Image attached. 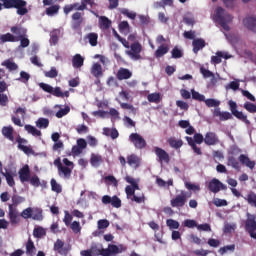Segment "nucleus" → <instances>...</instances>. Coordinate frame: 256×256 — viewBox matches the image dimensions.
Returning a JSON list of instances; mask_svg holds the SVG:
<instances>
[{"label": "nucleus", "mask_w": 256, "mask_h": 256, "mask_svg": "<svg viewBox=\"0 0 256 256\" xmlns=\"http://www.w3.org/2000/svg\"><path fill=\"white\" fill-rule=\"evenodd\" d=\"M18 174H19V179L21 183H27V181L31 179V170L29 169V165L23 166L19 170Z\"/></svg>", "instance_id": "2eb2a0df"}, {"label": "nucleus", "mask_w": 256, "mask_h": 256, "mask_svg": "<svg viewBox=\"0 0 256 256\" xmlns=\"http://www.w3.org/2000/svg\"><path fill=\"white\" fill-rule=\"evenodd\" d=\"M99 27L103 31H107V29L111 28V20L107 18V16H101L99 19Z\"/></svg>", "instance_id": "c85d7f7f"}, {"label": "nucleus", "mask_w": 256, "mask_h": 256, "mask_svg": "<svg viewBox=\"0 0 256 256\" xmlns=\"http://www.w3.org/2000/svg\"><path fill=\"white\" fill-rule=\"evenodd\" d=\"M227 165H228V167H232L233 169H236L237 171H239V169H241V164L237 161V158H235V156L227 157Z\"/></svg>", "instance_id": "7c9ffc66"}, {"label": "nucleus", "mask_w": 256, "mask_h": 256, "mask_svg": "<svg viewBox=\"0 0 256 256\" xmlns=\"http://www.w3.org/2000/svg\"><path fill=\"white\" fill-rule=\"evenodd\" d=\"M85 63V58L81 54H76L72 58V65L74 69H81Z\"/></svg>", "instance_id": "5701e85b"}, {"label": "nucleus", "mask_w": 256, "mask_h": 256, "mask_svg": "<svg viewBox=\"0 0 256 256\" xmlns=\"http://www.w3.org/2000/svg\"><path fill=\"white\" fill-rule=\"evenodd\" d=\"M8 218L10 219L11 225H19L21 223V214L17 208H14L13 205L8 206Z\"/></svg>", "instance_id": "1a4fd4ad"}, {"label": "nucleus", "mask_w": 256, "mask_h": 256, "mask_svg": "<svg viewBox=\"0 0 256 256\" xmlns=\"http://www.w3.org/2000/svg\"><path fill=\"white\" fill-rule=\"evenodd\" d=\"M168 144L172 149H181V147H183V140H177L175 137H170L168 139Z\"/></svg>", "instance_id": "f704fd0d"}, {"label": "nucleus", "mask_w": 256, "mask_h": 256, "mask_svg": "<svg viewBox=\"0 0 256 256\" xmlns=\"http://www.w3.org/2000/svg\"><path fill=\"white\" fill-rule=\"evenodd\" d=\"M70 229L73 231V233H81V223H79V221H73L70 224Z\"/></svg>", "instance_id": "13d9d810"}, {"label": "nucleus", "mask_w": 256, "mask_h": 256, "mask_svg": "<svg viewBox=\"0 0 256 256\" xmlns=\"http://www.w3.org/2000/svg\"><path fill=\"white\" fill-rule=\"evenodd\" d=\"M90 72L96 79H101L103 77V66L96 62L92 65Z\"/></svg>", "instance_id": "6ab92c4d"}, {"label": "nucleus", "mask_w": 256, "mask_h": 256, "mask_svg": "<svg viewBox=\"0 0 256 256\" xmlns=\"http://www.w3.org/2000/svg\"><path fill=\"white\" fill-rule=\"evenodd\" d=\"M166 225L169 227V229H178L179 228V222L177 220L168 219L166 220Z\"/></svg>", "instance_id": "e2e57ef3"}, {"label": "nucleus", "mask_w": 256, "mask_h": 256, "mask_svg": "<svg viewBox=\"0 0 256 256\" xmlns=\"http://www.w3.org/2000/svg\"><path fill=\"white\" fill-rule=\"evenodd\" d=\"M244 109H246L248 113H256V105L251 102H246L244 104Z\"/></svg>", "instance_id": "774afa93"}, {"label": "nucleus", "mask_w": 256, "mask_h": 256, "mask_svg": "<svg viewBox=\"0 0 256 256\" xmlns=\"http://www.w3.org/2000/svg\"><path fill=\"white\" fill-rule=\"evenodd\" d=\"M141 51H143L141 43L134 42L130 45L129 50H126V55H128L132 61H139L142 59Z\"/></svg>", "instance_id": "20e7f679"}, {"label": "nucleus", "mask_w": 256, "mask_h": 256, "mask_svg": "<svg viewBox=\"0 0 256 256\" xmlns=\"http://www.w3.org/2000/svg\"><path fill=\"white\" fill-rule=\"evenodd\" d=\"M52 95L54 97H60L61 99L65 98V97H69V91H61V87H55L53 88V91H52Z\"/></svg>", "instance_id": "58836bf2"}, {"label": "nucleus", "mask_w": 256, "mask_h": 256, "mask_svg": "<svg viewBox=\"0 0 256 256\" xmlns=\"http://www.w3.org/2000/svg\"><path fill=\"white\" fill-rule=\"evenodd\" d=\"M127 163L130 167H133V169H138V167L141 166V158L135 154H131L127 156Z\"/></svg>", "instance_id": "a211bd4d"}, {"label": "nucleus", "mask_w": 256, "mask_h": 256, "mask_svg": "<svg viewBox=\"0 0 256 256\" xmlns=\"http://www.w3.org/2000/svg\"><path fill=\"white\" fill-rule=\"evenodd\" d=\"M57 43H59V35L57 34V31H52L50 33V44L57 45Z\"/></svg>", "instance_id": "680f3d73"}, {"label": "nucleus", "mask_w": 256, "mask_h": 256, "mask_svg": "<svg viewBox=\"0 0 256 256\" xmlns=\"http://www.w3.org/2000/svg\"><path fill=\"white\" fill-rule=\"evenodd\" d=\"M222 57H223V52H221V51H218L217 53H216V56H212L211 57V63H213L214 65H219V63H221V59H222Z\"/></svg>", "instance_id": "864d4df0"}, {"label": "nucleus", "mask_w": 256, "mask_h": 256, "mask_svg": "<svg viewBox=\"0 0 256 256\" xmlns=\"http://www.w3.org/2000/svg\"><path fill=\"white\" fill-rule=\"evenodd\" d=\"M25 247L27 256H35V254L37 253V248L35 247V242H33L31 237L28 238Z\"/></svg>", "instance_id": "aec40b11"}, {"label": "nucleus", "mask_w": 256, "mask_h": 256, "mask_svg": "<svg viewBox=\"0 0 256 256\" xmlns=\"http://www.w3.org/2000/svg\"><path fill=\"white\" fill-rule=\"evenodd\" d=\"M204 143L205 145H208L209 147L213 145H218L219 143V136L215 132H207L204 137Z\"/></svg>", "instance_id": "ddd939ff"}, {"label": "nucleus", "mask_w": 256, "mask_h": 256, "mask_svg": "<svg viewBox=\"0 0 256 256\" xmlns=\"http://www.w3.org/2000/svg\"><path fill=\"white\" fill-rule=\"evenodd\" d=\"M2 66L8 68L9 71H17L19 69V66L9 59L2 62Z\"/></svg>", "instance_id": "a19ab883"}, {"label": "nucleus", "mask_w": 256, "mask_h": 256, "mask_svg": "<svg viewBox=\"0 0 256 256\" xmlns=\"http://www.w3.org/2000/svg\"><path fill=\"white\" fill-rule=\"evenodd\" d=\"M245 230L249 235L251 233H254L256 231V220L255 216H252L251 218H248L245 222Z\"/></svg>", "instance_id": "412c9836"}, {"label": "nucleus", "mask_w": 256, "mask_h": 256, "mask_svg": "<svg viewBox=\"0 0 256 256\" xmlns=\"http://www.w3.org/2000/svg\"><path fill=\"white\" fill-rule=\"evenodd\" d=\"M74 23H72V29H79L81 23H83V18L81 17V12H76L72 15Z\"/></svg>", "instance_id": "c756f323"}, {"label": "nucleus", "mask_w": 256, "mask_h": 256, "mask_svg": "<svg viewBox=\"0 0 256 256\" xmlns=\"http://www.w3.org/2000/svg\"><path fill=\"white\" fill-rule=\"evenodd\" d=\"M45 235H47V231L45 230V228H43L41 226L34 228L33 236L36 239H43V237H45Z\"/></svg>", "instance_id": "c9c22d12"}, {"label": "nucleus", "mask_w": 256, "mask_h": 256, "mask_svg": "<svg viewBox=\"0 0 256 256\" xmlns=\"http://www.w3.org/2000/svg\"><path fill=\"white\" fill-rule=\"evenodd\" d=\"M227 251H235V245L232 244V245L224 246L218 250V253H220V255H225Z\"/></svg>", "instance_id": "69168bd1"}, {"label": "nucleus", "mask_w": 256, "mask_h": 256, "mask_svg": "<svg viewBox=\"0 0 256 256\" xmlns=\"http://www.w3.org/2000/svg\"><path fill=\"white\" fill-rule=\"evenodd\" d=\"M71 111V108L69 106H65V108L60 109L58 112H56V117L58 119H61L62 117H65Z\"/></svg>", "instance_id": "4d7b16f0"}, {"label": "nucleus", "mask_w": 256, "mask_h": 256, "mask_svg": "<svg viewBox=\"0 0 256 256\" xmlns=\"http://www.w3.org/2000/svg\"><path fill=\"white\" fill-rule=\"evenodd\" d=\"M228 105L230 107V112H221V108H216L214 110V117H219L220 121H229V119H233V115L234 117H236V119H239L240 121H243L246 125H251V121H249V119H247V115L243 114V112H239L237 110V102L230 100L228 102Z\"/></svg>", "instance_id": "f257e3e1"}, {"label": "nucleus", "mask_w": 256, "mask_h": 256, "mask_svg": "<svg viewBox=\"0 0 256 256\" xmlns=\"http://www.w3.org/2000/svg\"><path fill=\"white\" fill-rule=\"evenodd\" d=\"M168 53H169V45L161 44L155 51L154 56L156 57V59H161V57H164V55H167Z\"/></svg>", "instance_id": "4be33fe9"}, {"label": "nucleus", "mask_w": 256, "mask_h": 256, "mask_svg": "<svg viewBox=\"0 0 256 256\" xmlns=\"http://www.w3.org/2000/svg\"><path fill=\"white\" fill-rule=\"evenodd\" d=\"M86 39H88V42L90 43L91 47H97L99 35L95 32L88 33L86 35Z\"/></svg>", "instance_id": "473e14b6"}, {"label": "nucleus", "mask_w": 256, "mask_h": 256, "mask_svg": "<svg viewBox=\"0 0 256 256\" xmlns=\"http://www.w3.org/2000/svg\"><path fill=\"white\" fill-rule=\"evenodd\" d=\"M154 153L158 157L159 163H170L171 157L169 156V153L165 151L163 148L160 147H154Z\"/></svg>", "instance_id": "9b49d317"}, {"label": "nucleus", "mask_w": 256, "mask_h": 256, "mask_svg": "<svg viewBox=\"0 0 256 256\" xmlns=\"http://www.w3.org/2000/svg\"><path fill=\"white\" fill-rule=\"evenodd\" d=\"M7 87V82L0 81V105L2 107H7V103H9V97L6 94H2L5 93Z\"/></svg>", "instance_id": "4468645a"}, {"label": "nucleus", "mask_w": 256, "mask_h": 256, "mask_svg": "<svg viewBox=\"0 0 256 256\" xmlns=\"http://www.w3.org/2000/svg\"><path fill=\"white\" fill-rule=\"evenodd\" d=\"M39 87H40V89H43L45 91V93H50L52 95L53 89H54L53 86H51L47 83L41 82V83H39Z\"/></svg>", "instance_id": "052dcab7"}, {"label": "nucleus", "mask_w": 256, "mask_h": 256, "mask_svg": "<svg viewBox=\"0 0 256 256\" xmlns=\"http://www.w3.org/2000/svg\"><path fill=\"white\" fill-rule=\"evenodd\" d=\"M215 23H219V25L224 29V31H231V27L229 23H233V15L229 14L222 7H218L213 16Z\"/></svg>", "instance_id": "f03ea898"}, {"label": "nucleus", "mask_w": 256, "mask_h": 256, "mask_svg": "<svg viewBox=\"0 0 256 256\" xmlns=\"http://www.w3.org/2000/svg\"><path fill=\"white\" fill-rule=\"evenodd\" d=\"M20 217L22 219H33V221H42L43 220V209L41 208H25L21 213Z\"/></svg>", "instance_id": "7ed1b4c3"}, {"label": "nucleus", "mask_w": 256, "mask_h": 256, "mask_svg": "<svg viewBox=\"0 0 256 256\" xmlns=\"http://www.w3.org/2000/svg\"><path fill=\"white\" fill-rule=\"evenodd\" d=\"M189 197H191V193L181 191V194L176 195L175 198L170 200V205L176 209H181V207H185V203H187Z\"/></svg>", "instance_id": "39448f33"}, {"label": "nucleus", "mask_w": 256, "mask_h": 256, "mask_svg": "<svg viewBox=\"0 0 256 256\" xmlns=\"http://www.w3.org/2000/svg\"><path fill=\"white\" fill-rule=\"evenodd\" d=\"M50 185H51V189L54 193H61L63 191L61 184L57 183V180H55V178L51 179Z\"/></svg>", "instance_id": "37998d69"}, {"label": "nucleus", "mask_w": 256, "mask_h": 256, "mask_svg": "<svg viewBox=\"0 0 256 256\" xmlns=\"http://www.w3.org/2000/svg\"><path fill=\"white\" fill-rule=\"evenodd\" d=\"M129 139L136 149H145V147H147L145 138L137 133H132Z\"/></svg>", "instance_id": "6e6552de"}, {"label": "nucleus", "mask_w": 256, "mask_h": 256, "mask_svg": "<svg viewBox=\"0 0 256 256\" xmlns=\"http://www.w3.org/2000/svg\"><path fill=\"white\" fill-rule=\"evenodd\" d=\"M29 79H31V75L25 71L20 72V77L17 79V81H20V83H29Z\"/></svg>", "instance_id": "8fccbe9b"}, {"label": "nucleus", "mask_w": 256, "mask_h": 256, "mask_svg": "<svg viewBox=\"0 0 256 256\" xmlns=\"http://www.w3.org/2000/svg\"><path fill=\"white\" fill-rule=\"evenodd\" d=\"M11 33H14V35H18L17 39L21 37H27V29L21 27V26H13L10 29Z\"/></svg>", "instance_id": "a878e982"}, {"label": "nucleus", "mask_w": 256, "mask_h": 256, "mask_svg": "<svg viewBox=\"0 0 256 256\" xmlns=\"http://www.w3.org/2000/svg\"><path fill=\"white\" fill-rule=\"evenodd\" d=\"M102 203L103 205H112L115 209L121 208L122 202L119 196L114 195V196H109V195H104L102 197Z\"/></svg>", "instance_id": "0eeeda50"}, {"label": "nucleus", "mask_w": 256, "mask_h": 256, "mask_svg": "<svg viewBox=\"0 0 256 256\" xmlns=\"http://www.w3.org/2000/svg\"><path fill=\"white\" fill-rule=\"evenodd\" d=\"M16 41H20V47H22L23 49H25V47H27L31 43V41H29V38H26V36L17 38Z\"/></svg>", "instance_id": "338daca9"}, {"label": "nucleus", "mask_w": 256, "mask_h": 256, "mask_svg": "<svg viewBox=\"0 0 256 256\" xmlns=\"http://www.w3.org/2000/svg\"><path fill=\"white\" fill-rule=\"evenodd\" d=\"M63 247H65V242H63L61 239H57L54 243V251H57V253L63 255Z\"/></svg>", "instance_id": "49530a36"}, {"label": "nucleus", "mask_w": 256, "mask_h": 256, "mask_svg": "<svg viewBox=\"0 0 256 256\" xmlns=\"http://www.w3.org/2000/svg\"><path fill=\"white\" fill-rule=\"evenodd\" d=\"M244 27H247L253 33H256V19L253 17H248L243 20Z\"/></svg>", "instance_id": "393cba45"}, {"label": "nucleus", "mask_w": 256, "mask_h": 256, "mask_svg": "<svg viewBox=\"0 0 256 256\" xmlns=\"http://www.w3.org/2000/svg\"><path fill=\"white\" fill-rule=\"evenodd\" d=\"M2 135L9 141H15V137L13 136V126H4L2 128Z\"/></svg>", "instance_id": "bb28decb"}, {"label": "nucleus", "mask_w": 256, "mask_h": 256, "mask_svg": "<svg viewBox=\"0 0 256 256\" xmlns=\"http://www.w3.org/2000/svg\"><path fill=\"white\" fill-rule=\"evenodd\" d=\"M191 93H192V99H194V101H200V102L205 101V95L195 90H191Z\"/></svg>", "instance_id": "5fc2aeb1"}, {"label": "nucleus", "mask_w": 256, "mask_h": 256, "mask_svg": "<svg viewBox=\"0 0 256 256\" xmlns=\"http://www.w3.org/2000/svg\"><path fill=\"white\" fill-rule=\"evenodd\" d=\"M90 163L92 167H99L103 163V157L99 154H91Z\"/></svg>", "instance_id": "72a5a7b5"}, {"label": "nucleus", "mask_w": 256, "mask_h": 256, "mask_svg": "<svg viewBox=\"0 0 256 256\" xmlns=\"http://www.w3.org/2000/svg\"><path fill=\"white\" fill-rule=\"evenodd\" d=\"M241 153V150L239 146L237 145H232L230 149L228 150V157H235Z\"/></svg>", "instance_id": "3c124183"}, {"label": "nucleus", "mask_w": 256, "mask_h": 256, "mask_svg": "<svg viewBox=\"0 0 256 256\" xmlns=\"http://www.w3.org/2000/svg\"><path fill=\"white\" fill-rule=\"evenodd\" d=\"M125 193L127 195V199H131L135 203H145V194L141 193L140 195H135L134 188L131 186H126Z\"/></svg>", "instance_id": "423d86ee"}, {"label": "nucleus", "mask_w": 256, "mask_h": 256, "mask_svg": "<svg viewBox=\"0 0 256 256\" xmlns=\"http://www.w3.org/2000/svg\"><path fill=\"white\" fill-rule=\"evenodd\" d=\"M239 163L243 165L244 167H248V169H251L253 171L255 169L256 162L251 160L247 154H241L238 157Z\"/></svg>", "instance_id": "f8f14e48"}, {"label": "nucleus", "mask_w": 256, "mask_h": 256, "mask_svg": "<svg viewBox=\"0 0 256 256\" xmlns=\"http://www.w3.org/2000/svg\"><path fill=\"white\" fill-rule=\"evenodd\" d=\"M204 103L206 107H219L221 105V102L218 100H215L213 98L206 99L204 98Z\"/></svg>", "instance_id": "09e8293b"}, {"label": "nucleus", "mask_w": 256, "mask_h": 256, "mask_svg": "<svg viewBox=\"0 0 256 256\" xmlns=\"http://www.w3.org/2000/svg\"><path fill=\"white\" fill-rule=\"evenodd\" d=\"M104 181L106 183H111V185H113V187H118V185H119V181H117V178H115V176H113V175L106 176L104 178Z\"/></svg>", "instance_id": "6e6d98bb"}, {"label": "nucleus", "mask_w": 256, "mask_h": 256, "mask_svg": "<svg viewBox=\"0 0 256 256\" xmlns=\"http://www.w3.org/2000/svg\"><path fill=\"white\" fill-rule=\"evenodd\" d=\"M45 77H48V79H55L57 75H59V72L57 71V68L51 67L50 71L44 72Z\"/></svg>", "instance_id": "603ef678"}, {"label": "nucleus", "mask_w": 256, "mask_h": 256, "mask_svg": "<svg viewBox=\"0 0 256 256\" xmlns=\"http://www.w3.org/2000/svg\"><path fill=\"white\" fill-rule=\"evenodd\" d=\"M118 81H125L133 77V72L127 68H120L116 74Z\"/></svg>", "instance_id": "f3484780"}, {"label": "nucleus", "mask_w": 256, "mask_h": 256, "mask_svg": "<svg viewBox=\"0 0 256 256\" xmlns=\"http://www.w3.org/2000/svg\"><path fill=\"white\" fill-rule=\"evenodd\" d=\"M0 41H2V43H15L17 38L11 33H6L0 36Z\"/></svg>", "instance_id": "4c0bfd02"}, {"label": "nucleus", "mask_w": 256, "mask_h": 256, "mask_svg": "<svg viewBox=\"0 0 256 256\" xmlns=\"http://www.w3.org/2000/svg\"><path fill=\"white\" fill-rule=\"evenodd\" d=\"M137 17L139 19L140 25H147L151 21V18H149L147 15L139 14Z\"/></svg>", "instance_id": "0e129e2a"}, {"label": "nucleus", "mask_w": 256, "mask_h": 256, "mask_svg": "<svg viewBox=\"0 0 256 256\" xmlns=\"http://www.w3.org/2000/svg\"><path fill=\"white\" fill-rule=\"evenodd\" d=\"M245 201H247L248 205L251 207H255L256 209V193L253 191H250L246 197H243Z\"/></svg>", "instance_id": "2f4dec72"}, {"label": "nucleus", "mask_w": 256, "mask_h": 256, "mask_svg": "<svg viewBox=\"0 0 256 256\" xmlns=\"http://www.w3.org/2000/svg\"><path fill=\"white\" fill-rule=\"evenodd\" d=\"M3 3L4 9H15L19 7L23 2L21 0H0Z\"/></svg>", "instance_id": "b1692460"}, {"label": "nucleus", "mask_w": 256, "mask_h": 256, "mask_svg": "<svg viewBox=\"0 0 256 256\" xmlns=\"http://www.w3.org/2000/svg\"><path fill=\"white\" fill-rule=\"evenodd\" d=\"M36 125L39 127V129H47L49 127V119L39 118Z\"/></svg>", "instance_id": "de8ad7c7"}, {"label": "nucleus", "mask_w": 256, "mask_h": 256, "mask_svg": "<svg viewBox=\"0 0 256 256\" xmlns=\"http://www.w3.org/2000/svg\"><path fill=\"white\" fill-rule=\"evenodd\" d=\"M149 103H161V94L160 93H151L147 96Z\"/></svg>", "instance_id": "c03bdc74"}, {"label": "nucleus", "mask_w": 256, "mask_h": 256, "mask_svg": "<svg viewBox=\"0 0 256 256\" xmlns=\"http://www.w3.org/2000/svg\"><path fill=\"white\" fill-rule=\"evenodd\" d=\"M207 45V42H205V39L203 38H196L192 41V46H193V53L197 55L201 51V49H205Z\"/></svg>", "instance_id": "dca6fc26"}, {"label": "nucleus", "mask_w": 256, "mask_h": 256, "mask_svg": "<svg viewBox=\"0 0 256 256\" xmlns=\"http://www.w3.org/2000/svg\"><path fill=\"white\" fill-rule=\"evenodd\" d=\"M208 189L211 191V193H219L221 189L225 191L227 189V186H225L219 179L214 178L208 183Z\"/></svg>", "instance_id": "9d476101"}, {"label": "nucleus", "mask_w": 256, "mask_h": 256, "mask_svg": "<svg viewBox=\"0 0 256 256\" xmlns=\"http://www.w3.org/2000/svg\"><path fill=\"white\" fill-rule=\"evenodd\" d=\"M21 5H19V6H16V8L15 9H17V14L18 15H27V13L29 12L28 10H27V1H25V0H21Z\"/></svg>", "instance_id": "ea45409f"}, {"label": "nucleus", "mask_w": 256, "mask_h": 256, "mask_svg": "<svg viewBox=\"0 0 256 256\" xmlns=\"http://www.w3.org/2000/svg\"><path fill=\"white\" fill-rule=\"evenodd\" d=\"M72 172H73V169L67 166H62L61 168L58 169V175L60 177H63L64 179H71Z\"/></svg>", "instance_id": "cd10ccee"}, {"label": "nucleus", "mask_w": 256, "mask_h": 256, "mask_svg": "<svg viewBox=\"0 0 256 256\" xmlns=\"http://www.w3.org/2000/svg\"><path fill=\"white\" fill-rule=\"evenodd\" d=\"M25 131L27 133H30V135H33V137H41V130H37L34 126H31L29 124H26L24 126Z\"/></svg>", "instance_id": "e433bc0d"}, {"label": "nucleus", "mask_w": 256, "mask_h": 256, "mask_svg": "<svg viewBox=\"0 0 256 256\" xmlns=\"http://www.w3.org/2000/svg\"><path fill=\"white\" fill-rule=\"evenodd\" d=\"M2 175L5 177L9 187H15V179L13 178V174H11V172H2Z\"/></svg>", "instance_id": "a18cd8bd"}, {"label": "nucleus", "mask_w": 256, "mask_h": 256, "mask_svg": "<svg viewBox=\"0 0 256 256\" xmlns=\"http://www.w3.org/2000/svg\"><path fill=\"white\" fill-rule=\"evenodd\" d=\"M21 203H25V197L23 196H19V195H13L12 196V207H14V209H16V207L18 205H21Z\"/></svg>", "instance_id": "79ce46f5"}, {"label": "nucleus", "mask_w": 256, "mask_h": 256, "mask_svg": "<svg viewBox=\"0 0 256 256\" xmlns=\"http://www.w3.org/2000/svg\"><path fill=\"white\" fill-rule=\"evenodd\" d=\"M59 13V5H52L46 9V15H55Z\"/></svg>", "instance_id": "bf43d9fd"}]
</instances>
